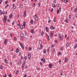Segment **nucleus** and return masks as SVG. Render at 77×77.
<instances>
[{
	"instance_id": "1",
	"label": "nucleus",
	"mask_w": 77,
	"mask_h": 77,
	"mask_svg": "<svg viewBox=\"0 0 77 77\" xmlns=\"http://www.w3.org/2000/svg\"><path fill=\"white\" fill-rule=\"evenodd\" d=\"M53 33H54V32H53V31H52L51 32L50 37L52 38L53 35Z\"/></svg>"
},
{
	"instance_id": "3",
	"label": "nucleus",
	"mask_w": 77,
	"mask_h": 77,
	"mask_svg": "<svg viewBox=\"0 0 77 77\" xmlns=\"http://www.w3.org/2000/svg\"><path fill=\"white\" fill-rule=\"evenodd\" d=\"M7 18V17H6V16H5L3 20L4 23H5V22L6 21Z\"/></svg>"
},
{
	"instance_id": "63",
	"label": "nucleus",
	"mask_w": 77,
	"mask_h": 77,
	"mask_svg": "<svg viewBox=\"0 0 77 77\" xmlns=\"http://www.w3.org/2000/svg\"><path fill=\"white\" fill-rule=\"evenodd\" d=\"M66 37H67V36L66 35V34L65 35V38H66Z\"/></svg>"
},
{
	"instance_id": "32",
	"label": "nucleus",
	"mask_w": 77,
	"mask_h": 77,
	"mask_svg": "<svg viewBox=\"0 0 77 77\" xmlns=\"http://www.w3.org/2000/svg\"><path fill=\"white\" fill-rule=\"evenodd\" d=\"M42 61H43L44 62H45V58H44L43 59Z\"/></svg>"
},
{
	"instance_id": "56",
	"label": "nucleus",
	"mask_w": 77,
	"mask_h": 77,
	"mask_svg": "<svg viewBox=\"0 0 77 77\" xmlns=\"http://www.w3.org/2000/svg\"><path fill=\"white\" fill-rule=\"evenodd\" d=\"M69 18H71V15H69Z\"/></svg>"
},
{
	"instance_id": "11",
	"label": "nucleus",
	"mask_w": 77,
	"mask_h": 77,
	"mask_svg": "<svg viewBox=\"0 0 77 77\" xmlns=\"http://www.w3.org/2000/svg\"><path fill=\"white\" fill-rule=\"evenodd\" d=\"M5 62L6 63H8V60L7 59H5Z\"/></svg>"
},
{
	"instance_id": "46",
	"label": "nucleus",
	"mask_w": 77,
	"mask_h": 77,
	"mask_svg": "<svg viewBox=\"0 0 77 77\" xmlns=\"http://www.w3.org/2000/svg\"><path fill=\"white\" fill-rule=\"evenodd\" d=\"M24 58L25 60H26L27 59V56H26L24 57Z\"/></svg>"
},
{
	"instance_id": "48",
	"label": "nucleus",
	"mask_w": 77,
	"mask_h": 77,
	"mask_svg": "<svg viewBox=\"0 0 77 77\" xmlns=\"http://www.w3.org/2000/svg\"><path fill=\"white\" fill-rule=\"evenodd\" d=\"M14 9H16V6H14Z\"/></svg>"
},
{
	"instance_id": "5",
	"label": "nucleus",
	"mask_w": 77,
	"mask_h": 77,
	"mask_svg": "<svg viewBox=\"0 0 77 77\" xmlns=\"http://www.w3.org/2000/svg\"><path fill=\"white\" fill-rule=\"evenodd\" d=\"M7 42H8V39H5L4 43H5V44L6 45H7Z\"/></svg>"
},
{
	"instance_id": "19",
	"label": "nucleus",
	"mask_w": 77,
	"mask_h": 77,
	"mask_svg": "<svg viewBox=\"0 0 77 77\" xmlns=\"http://www.w3.org/2000/svg\"><path fill=\"white\" fill-rule=\"evenodd\" d=\"M45 29L46 31H47V32H48V27H46L45 28Z\"/></svg>"
},
{
	"instance_id": "61",
	"label": "nucleus",
	"mask_w": 77,
	"mask_h": 77,
	"mask_svg": "<svg viewBox=\"0 0 77 77\" xmlns=\"http://www.w3.org/2000/svg\"><path fill=\"white\" fill-rule=\"evenodd\" d=\"M14 21H13L12 23V25H14Z\"/></svg>"
},
{
	"instance_id": "50",
	"label": "nucleus",
	"mask_w": 77,
	"mask_h": 77,
	"mask_svg": "<svg viewBox=\"0 0 77 77\" xmlns=\"http://www.w3.org/2000/svg\"><path fill=\"white\" fill-rule=\"evenodd\" d=\"M42 63L41 62H40V65H42Z\"/></svg>"
},
{
	"instance_id": "30",
	"label": "nucleus",
	"mask_w": 77,
	"mask_h": 77,
	"mask_svg": "<svg viewBox=\"0 0 77 77\" xmlns=\"http://www.w3.org/2000/svg\"><path fill=\"white\" fill-rule=\"evenodd\" d=\"M20 8H23V5L21 4H20Z\"/></svg>"
},
{
	"instance_id": "9",
	"label": "nucleus",
	"mask_w": 77,
	"mask_h": 77,
	"mask_svg": "<svg viewBox=\"0 0 77 77\" xmlns=\"http://www.w3.org/2000/svg\"><path fill=\"white\" fill-rule=\"evenodd\" d=\"M28 58L29 59H30V58H31V55H30V54H29L28 55Z\"/></svg>"
},
{
	"instance_id": "42",
	"label": "nucleus",
	"mask_w": 77,
	"mask_h": 77,
	"mask_svg": "<svg viewBox=\"0 0 77 77\" xmlns=\"http://www.w3.org/2000/svg\"><path fill=\"white\" fill-rule=\"evenodd\" d=\"M54 47V45H51V47Z\"/></svg>"
},
{
	"instance_id": "25",
	"label": "nucleus",
	"mask_w": 77,
	"mask_h": 77,
	"mask_svg": "<svg viewBox=\"0 0 77 77\" xmlns=\"http://www.w3.org/2000/svg\"><path fill=\"white\" fill-rule=\"evenodd\" d=\"M65 21L66 23H68V20L67 19H66L65 20Z\"/></svg>"
},
{
	"instance_id": "41",
	"label": "nucleus",
	"mask_w": 77,
	"mask_h": 77,
	"mask_svg": "<svg viewBox=\"0 0 77 77\" xmlns=\"http://www.w3.org/2000/svg\"><path fill=\"white\" fill-rule=\"evenodd\" d=\"M77 45H75V48H77Z\"/></svg>"
},
{
	"instance_id": "10",
	"label": "nucleus",
	"mask_w": 77,
	"mask_h": 77,
	"mask_svg": "<svg viewBox=\"0 0 77 77\" xmlns=\"http://www.w3.org/2000/svg\"><path fill=\"white\" fill-rule=\"evenodd\" d=\"M9 18H12V14H11L9 15Z\"/></svg>"
},
{
	"instance_id": "49",
	"label": "nucleus",
	"mask_w": 77,
	"mask_h": 77,
	"mask_svg": "<svg viewBox=\"0 0 77 77\" xmlns=\"http://www.w3.org/2000/svg\"><path fill=\"white\" fill-rule=\"evenodd\" d=\"M29 50H30V51H31V50H32V48H29Z\"/></svg>"
},
{
	"instance_id": "57",
	"label": "nucleus",
	"mask_w": 77,
	"mask_h": 77,
	"mask_svg": "<svg viewBox=\"0 0 77 77\" xmlns=\"http://www.w3.org/2000/svg\"><path fill=\"white\" fill-rule=\"evenodd\" d=\"M2 0H0V4L2 3Z\"/></svg>"
},
{
	"instance_id": "47",
	"label": "nucleus",
	"mask_w": 77,
	"mask_h": 77,
	"mask_svg": "<svg viewBox=\"0 0 77 77\" xmlns=\"http://www.w3.org/2000/svg\"><path fill=\"white\" fill-rule=\"evenodd\" d=\"M53 51H52V52L53 53H54V48H53Z\"/></svg>"
},
{
	"instance_id": "51",
	"label": "nucleus",
	"mask_w": 77,
	"mask_h": 77,
	"mask_svg": "<svg viewBox=\"0 0 77 77\" xmlns=\"http://www.w3.org/2000/svg\"><path fill=\"white\" fill-rule=\"evenodd\" d=\"M63 47H61L60 48L61 50H62L63 49Z\"/></svg>"
},
{
	"instance_id": "22",
	"label": "nucleus",
	"mask_w": 77,
	"mask_h": 77,
	"mask_svg": "<svg viewBox=\"0 0 77 77\" xmlns=\"http://www.w3.org/2000/svg\"><path fill=\"white\" fill-rule=\"evenodd\" d=\"M47 52L48 53H49V52H50V48H48Z\"/></svg>"
},
{
	"instance_id": "2",
	"label": "nucleus",
	"mask_w": 77,
	"mask_h": 77,
	"mask_svg": "<svg viewBox=\"0 0 77 77\" xmlns=\"http://www.w3.org/2000/svg\"><path fill=\"white\" fill-rule=\"evenodd\" d=\"M24 65H25V62L23 61V63L22 64V69L23 70V68L24 67Z\"/></svg>"
},
{
	"instance_id": "24",
	"label": "nucleus",
	"mask_w": 77,
	"mask_h": 77,
	"mask_svg": "<svg viewBox=\"0 0 77 77\" xmlns=\"http://www.w3.org/2000/svg\"><path fill=\"white\" fill-rule=\"evenodd\" d=\"M30 32L31 33H33V29L31 30L30 31Z\"/></svg>"
},
{
	"instance_id": "37",
	"label": "nucleus",
	"mask_w": 77,
	"mask_h": 77,
	"mask_svg": "<svg viewBox=\"0 0 77 77\" xmlns=\"http://www.w3.org/2000/svg\"><path fill=\"white\" fill-rule=\"evenodd\" d=\"M8 1H5V3L6 4H8Z\"/></svg>"
},
{
	"instance_id": "15",
	"label": "nucleus",
	"mask_w": 77,
	"mask_h": 77,
	"mask_svg": "<svg viewBox=\"0 0 77 77\" xmlns=\"http://www.w3.org/2000/svg\"><path fill=\"white\" fill-rule=\"evenodd\" d=\"M26 11H24V14L23 15V17H26Z\"/></svg>"
},
{
	"instance_id": "18",
	"label": "nucleus",
	"mask_w": 77,
	"mask_h": 77,
	"mask_svg": "<svg viewBox=\"0 0 77 77\" xmlns=\"http://www.w3.org/2000/svg\"><path fill=\"white\" fill-rule=\"evenodd\" d=\"M30 23L32 24H33V20H31L30 21Z\"/></svg>"
},
{
	"instance_id": "55",
	"label": "nucleus",
	"mask_w": 77,
	"mask_h": 77,
	"mask_svg": "<svg viewBox=\"0 0 77 77\" xmlns=\"http://www.w3.org/2000/svg\"><path fill=\"white\" fill-rule=\"evenodd\" d=\"M0 14H2V11H1V10H0Z\"/></svg>"
},
{
	"instance_id": "23",
	"label": "nucleus",
	"mask_w": 77,
	"mask_h": 77,
	"mask_svg": "<svg viewBox=\"0 0 77 77\" xmlns=\"http://www.w3.org/2000/svg\"><path fill=\"white\" fill-rule=\"evenodd\" d=\"M43 35H44V31H42L41 32V35L42 36H43Z\"/></svg>"
},
{
	"instance_id": "17",
	"label": "nucleus",
	"mask_w": 77,
	"mask_h": 77,
	"mask_svg": "<svg viewBox=\"0 0 77 77\" xmlns=\"http://www.w3.org/2000/svg\"><path fill=\"white\" fill-rule=\"evenodd\" d=\"M20 27L21 29H23V28H24V27H23V25H20Z\"/></svg>"
},
{
	"instance_id": "31",
	"label": "nucleus",
	"mask_w": 77,
	"mask_h": 77,
	"mask_svg": "<svg viewBox=\"0 0 77 77\" xmlns=\"http://www.w3.org/2000/svg\"><path fill=\"white\" fill-rule=\"evenodd\" d=\"M58 37H59V38H61V35L60 34H59V35Z\"/></svg>"
},
{
	"instance_id": "28",
	"label": "nucleus",
	"mask_w": 77,
	"mask_h": 77,
	"mask_svg": "<svg viewBox=\"0 0 77 77\" xmlns=\"http://www.w3.org/2000/svg\"><path fill=\"white\" fill-rule=\"evenodd\" d=\"M77 8H76L74 11L75 13H76V12H77Z\"/></svg>"
},
{
	"instance_id": "8",
	"label": "nucleus",
	"mask_w": 77,
	"mask_h": 77,
	"mask_svg": "<svg viewBox=\"0 0 77 77\" xmlns=\"http://www.w3.org/2000/svg\"><path fill=\"white\" fill-rule=\"evenodd\" d=\"M20 36L22 38H24V35L22 33H20Z\"/></svg>"
},
{
	"instance_id": "33",
	"label": "nucleus",
	"mask_w": 77,
	"mask_h": 77,
	"mask_svg": "<svg viewBox=\"0 0 77 77\" xmlns=\"http://www.w3.org/2000/svg\"><path fill=\"white\" fill-rule=\"evenodd\" d=\"M0 68L1 69H3V66H1L0 67Z\"/></svg>"
},
{
	"instance_id": "40",
	"label": "nucleus",
	"mask_w": 77,
	"mask_h": 77,
	"mask_svg": "<svg viewBox=\"0 0 77 77\" xmlns=\"http://www.w3.org/2000/svg\"><path fill=\"white\" fill-rule=\"evenodd\" d=\"M8 6H9V5L8 4H7V6H5V8H8Z\"/></svg>"
},
{
	"instance_id": "38",
	"label": "nucleus",
	"mask_w": 77,
	"mask_h": 77,
	"mask_svg": "<svg viewBox=\"0 0 77 77\" xmlns=\"http://www.w3.org/2000/svg\"><path fill=\"white\" fill-rule=\"evenodd\" d=\"M39 42L40 44H42V41H39Z\"/></svg>"
},
{
	"instance_id": "58",
	"label": "nucleus",
	"mask_w": 77,
	"mask_h": 77,
	"mask_svg": "<svg viewBox=\"0 0 77 77\" xmlns=\"http://www.w3.org/2000/svg\"><path fill=\"white\" fill-rule=\"evenodd\" d=\"M38 50H41V49H42L41 48H40L39 47V48H38Z\"/></svg>"
},
{
	"instance_id": "52",
	"label": "nucleus",
	"mask_w": 77,
	"mask_h": 77,
	"mask_svg": "<svg viewBox=\"0 0 77 77\" xmlns=\"http://www.w3.org/2000/svg\"><path fill=\"white\" fill-rule=\"evenodd\" d=\"M14 40H16V39H17V37H14Z\"/></svg>"
},
{
	"instance_id": "29",
	"label": "nucleus",
	"mask_w": 77,
	"mask_h": 77,
	"mask_svg": "<svg viewBox=\"0 0 77 77\" xmlns=\"http://www.w3.org/2000/svg\"><path fill=\"white\" fill-rule=\"evenodd\" d=\"M53 11H54V9L52 8L51 10V12H53Z\"/></svg>"
},
{
	"instance_id": "14",
	"label": "nucleus",
	"mask_w": 77,
	"mask_h": 77,
	"mask_svg": "<svg viewBox=\"0 0 77 77\" xmlns=\"http://www.w3.org/2000/svg\"><path fill=\"white\" fill-rule=\"evenodd\" d=\"M18 51H19V48H18L16 49V53H18Z\"/></svg>"
},
{
	"instance_id": "12",
	"label": "nucleus",
	"mask_w": 77,
	"mask_h": 77,
	"mask_svg": "<svg viewBox=\"0 0 77 77\" xmlns=\"http://www.w3.org/2000/svg\"><path fill=\"white\" fill-rule=\"evenodd\" d=\"M50 29H51V30H52V29H54V27L53 26H52L50 27Z\"/></svg>"
},
{
	"instance_id": "20",
	"label": "nucleus",
	"mask_w": 77,
	"mask_h": 77,
	"mask_svg": "<svg viewBox=\"0 0 77 77\" xmlns=\"http://www.w3.org/2000/svg\"><path fill=\"white\" fill-rule=\"evenodd\" d=\"M43 52L44 54H45V53H46V50L45 49L43 50Z\"/></svg>"
},
{
	"instance_id": "54",
	"label": "nucleus",
	"mask_w": 77,
	"mask_h": 77,
	"mask_svg": "<svg viewBox=\"0 0 77 77\" xmlns=\"http://www.w3.org/2000/svg\"><path fill=\"white\" fill-rule=\"evenodd\" d=\"M57 7H59V4H57Z\"/></svg>"
},
{
	"instance_id": "26",
	"label": "nucleus",
	"mask_w": 77,
	"mask_h": 77,
	"mask_svg": "<svg viewBox=\"0 0 77 77\" xmlns=\"http://www.w3.org/2000/svg\"><path fill=\"white\" fill-rule=\"evenodd\" d=\"M52 6L53 8H54V7H56L55 5H54V4H52Z\"/></svg>"
},
{
	"instance_id": "35",
	"label": "nucleus",
	"mask_w": 77,
	"mask_h": 77,
	"mask_svg": "<svg viewBox=\"0 0 77 77\" xmlns=\"http://www.w3.org/2000/svg\"><path fill=\"white\" fill-rule=\"evenodd\" d=\"M59 10H58L57 11V14H59Z\"/></svg>"
},
{
	"instance_id": "60",
	"label": "nucleus",
	"mask_w": 77,
	"mask_h": 77,
	"mask_svg": "<svg viewBox=\"0 0 77 77\" xmlns=\"http://www.w3.org/2000/svg\"><path fill=\"white\" fill-rule=\"evenodd\" d=\"M59 61L60 63H61V60L60 59L59 60Z\"/></svg>"
},
{
	"instance_id": "53",
	"label": "nucleus",
	"mask_w": 77,
	"mask_h": 77,
	"mask_svg": "<svg viewBox=\"0 0 77 77\" xmlns=\"http://www.w3.org/2000/svg\"><path fill=\"white\" fill-rule=\"evenodd\" d=\"M38 6H40L41 5V4L40 3H38Z\"/></svg>"
},
{
	"instance_id": "39",
	"label": "nucleus",
	"mask_w": 77,
	"mask_h": 77,
	"mask_svg": "<svg viewBox=\"0 0 77 77\" xmlns=\"http://www.w3.org/2000/svg\"><path fill=\"white\" fill-rule=\"evenodd\" d=\"M5 14V11H3L2 12V14Z\"/></svg>"
},
{
	"instance_id": "13",
	"label": "nucleus",
	"mask_w": 77,
	"mask_h": 77,
	"mask_svg": "<svg viewBox=\"0 0 77 77\" xmlns=\"http://www.w3.org/2000/svg\"><path fill=\"white\" fill-rule=\"evenodd\" d=\"M64 61H65V62H67V61H68V59H67V58L66 57L65 58Z\"/></svg>"
},
{
	"instance_id": "34",
	"label": "nucleus",
	"mask_w": 77,
	"mask_h": 77,
	"mask_svg": "<svg viewBox=\"0 0 77 77\" xmlns=\"http://www.w3.org/2000/svg\"><path fill=\"white\" fill-rule=\"evenodd\" d=\"M68 1H69V0H68ZM68 2V0H65L64 3H66Z\"/></svg>"
},
{
	"instance_id": "62",
	"label": "nucleus",
	"mask_w": 77,
	"mask_h": 77,
	"mask_svg": "<svg viewBox=\"0 0 77 77\" xmlns=\"http://www.w3.org/2000/svg\"><path fill=\"white\" fill-rule=\"evenodd\" d=\"M50 21H51V20H49L48 21V23H50Z\"/></svg>"
},
{
	"instance_id": "36",
	"label": "nucleus",
	"mask_w": 77,
	"mask_h": 77,
	"mask_svg": "<svg viewBox=\"0 0 77 77\" xmlns=\"http://www.w3.org/2000/svg\"><path fill=\"white\" fill-rule=\"evenodd\" d=\"M42 47H43L42 45V44L41 45H40V48L42 49Z\"/></svg>"
},
{
	"instance_id": "6",
	"label": "nucleus",
	"mask_w": 77,
	"mask_h": 77,
	"mask_svg": "<svg viewBox=\"0 0 77 77\" xmlns=\"http://www.w3.org/2000/svg\"><path fill=\"white\" fill-rule=\"evenodd\" d=\"M52 65H53L52 64H49V68H51V67H52Z\"/></svg>"
},
{
	"instance_id": "4",
	"label": "nucleus",
	"mask_w": 77,
	"mask_h": 77,
	"mask_svg": "<svg viewBox=\"0 0 77 77\" xmlns=\"http://www.w3.org/2000/svg\"><path fill=\"white\" fill-rule=\"evenodd\" d=\"M35 20H38V17H37V14H36L34 16Z\"/></svg>"
},
{
	"instance_id": "7",
	"label": "nucleus",
	"mask_w": 77,
	"mask_h": 77,
	"mask_svg": "<svg viewBox=\"0 0 77 77\" xmlns=\"http://www.w3.org/2000/svg\"><path fill=\"white\" fill-rule=\"evenodd\" d=\"M20 45H21V47L23 48V49H24V46H23V45L21 44V43H20Z\"/></svg>"
},
{
	"instance_id": "59",
	"label": "nucleus",
	"mask_w": 77,
	"mask_h": 77,
	"mask_svg": "<svg viewBox=\"0 0 77 77\" xmlns=\"http://www.w3.org/2000/svg\"><path fill=\"white\" fill-rule=\"evenodd\" d=\"M11 75H12V74H10L9 75V76L10 77H11Z\"/></svg>"
},
{
	"instance_id": "21",
	"label": "nucleus",
	"mask_w": 77,
	"mask_h": 77,
	"mask_svg": "<svg viewBox=\"0 0 77 77\" xmlns=\"http://www.w3.org/2000/svg\"><path fill=\"white\" fill-rule=\"evenodd\" d=\"M21 60H19V63H18V64H21Z\"/></svg>"
},
{
	"instance_id": "16",
	"label": "nucleus",
	"mask_w": 77,
	"mask_h": 77,
	"mask_svg": "<svg viewBox=\"0 0 77 77\" xmlns=\"http://www.w3.org/2000/svg\"><path fill=\"white\" fill-rule=\"evenodd\" d=\"M26 23V22L24 21L23 23V28H24V27L25 26V24Z\"/></svg>"
},
{
	"instance_id": "64",
	"label": "nucleus",
	"mask_w": 77,
	"mask_h": 77,
	"mask_svg": "<svg viewBox=\"0 0 77 77\" xmlns=\"http://www.w3.org/2000/svg\"><path fill=\"white\" fill-rule=\"evenodd\" d=\"M37 69H38V70H40V68L39 67H37Z\"/></svg>"
},
{
	"instance_id": "27",
	"label": "nucleus",
	"mask_w": 77,
	"mask_h": 77,
	"mask_svg": "<svg viewBox=\"0 0 77 77\" xmlns=\"http://www.w3.org/2000/svg\"><path fill=\"white\" fill-rule=\"evenodd\" d=\"M60 54H61V52H58V55L59 56H60Z\"/></svg>"
},
{
	"instance_id": "45",
	"label": "nucleus",
	"mask_w": 77,
	"mask_h": 77,
	"mask_svg": "<svg viewBox=\"0 0 77 77\" xmlns=\"http://www.w3.org/2000/svg\"><path fill=\"white\" fill-rule=\"evenodd\" d=\"M63 36H61V39L63 40Z\"/></svg>"
},
{
	"instance_id": "43",
	"label": "nucleus",
	"mask_w": 77,
	"mask_h": 77,
	"mask_svg": "<svg viewBox=\"0 0 77 77\" xmlns=\"http://www.w3.org/2000/svg\"><path fill=\"white\" fill-rule=\"evenodd\" d=\"M67 47H68L69 46V43H67L66 44Z\"/></svg>"
},
{
	"instance_id": "44",
	"label": "nucleus",
	"mask_w": 77,
	"mask_h": 77,
	"mask_svg": "<svg viewBox=\"0 0 77 77\" xmlns=\"http://www.w3.org/2000/svg\"><path fill=\"white\" fill-rule=\"evenodd\" d=\"M32 6L34 7L35 6V3L33 4L32 5Z\"/></svg>"
}]
</instances>
